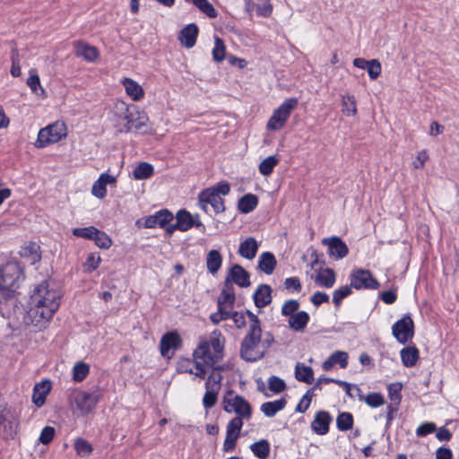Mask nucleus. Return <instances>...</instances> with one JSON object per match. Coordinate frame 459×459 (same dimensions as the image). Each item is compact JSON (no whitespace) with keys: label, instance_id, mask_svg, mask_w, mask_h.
Masks as SVG:
<instances>
[{"label":"nucleus","instance_id":"f257e3e1","mask_svg":"<svg viewBox=\"0 0 459 459\" xmlns=\"http://www.w3.org/2000/svg\"><path fill=\"white\" fill-rule=\"evenodd\" d=\"M225 339L220 331H213L207 338L200 341L194 351L195 376L204 378L207 371L220 368L214 365L222 359Z\"/></svg>","mask_w":459,"mask_h":459},{"label":"nucleus","instance_id":"f03ea898","mask_svg":"<svg viewBox=\"0 0 459 459\" xmlns=\"http://www.w3.org/2000/svg\"><path fill=\"white\" fill-rule=\"evenodd\" d=\"M59 305L58 291L50 288L48 281H43L35 288L30 297L28 317L34 325L44 324L53 316Z\"/></svg>","mask_w":459,"mask_h":459},{"label":"nucleus","instance_id":"7ed1b4c3","mask_svg":"<svg viewBox=\"0 0 459 459\" xmlns=\"http://www.w3.org/2000/svg\"><path fill=\"white\" fill-rule=\"evenodd\" d=\"M246 313L249 319V325L248 331L241 342L239 352L244 360L254 362L264 358L273 342V338L269 333L263 335L261 322L255 314L250 311Z\"/></svg>","mask_w":459,"mask_h":459},{"label":"nucleus","instance_id":"20e7f679","mask_svg":"<svg viewBox=\"0 0 459 459\" xmlns=\"http://www.w3.org/2000/svg\"><path fill=\"white\" fill-rule=\"evenodd\" d=\"M99 400L100 394L97 392L75 390L70 396V404L74 413L84 416L93 411Z\"/></svg>","mask_w":459,"mask_h":459},{"label":"nucleus","instance_id":"39448f33","mask_svg":"<svg viewBox=\"0 0 459 459\" xmlns=\"http://www.w3.org/2000/svg\"><path fill=\"white\" fill-rule=\"evenodd\" d=\"M223 410L228 413H235V418L249 420L252 414V408L249 403L242 396L236 394L233 391H228L222 399Z\"/></svg>","mask_w":459,"mask_h":459},{"label":"nucleus","instance_id":"423d86ee","mask_svg":"<svg viewBox=\"0 0 459 459\" xmlns=\"http://www.w3.org/2000/svg\"><path fill=\"white\" fill-rule=\"evenodd\" d=\"M66 137V126L64 122L56 121L42 129L38 134L35 142L37 148H44L56 143Z\"/></svg>","mask_w":459,"mask_h":459},{"label":"nucleus","instance_id":"0eeeda50","mask_svg":"<svg viewBox=\"0 0 459 459\" xmlns=\"http://www.w3.org/2000/svg\"><path fill=\"white\" fill-rule=\"evenodd\" d=\"M222 375L220 368H213L206 382L203 404L206 409L212 408L217 403V395L221 387Z\"/></svg>","mask_w":459,"mask_h":459},{"label":"nucleus","instance_id":"6e6552de","mask_svg":"<svg viewBox=\"0 0 459 459\" xmlns=\"http://www.w3.org/2000/svg\"><path fill=\"white\" fill-rule=\"evenodd\" d=\"M298 100L296 99L286 100L278 108H276L267 122V129L277 131L281 129L292 110L297 107Z\"/></svg>","mask_w":459,"mask_h":459},{"label":"nucleus","instance_id":"1a4fd4ad","mask_svg":"<svg viewBox=\"0 0 459 459\" xmlns=\"http://www.w3.org/2000/svg\"><path fill=\"white\" fill-rule=\"evenodd\" d=\"M24 280L22 267L16 261H8L0 270V281L18 289Z\"/></svg>","mask_w":459,"mask_h":459},{"label":"nucleus","instance_id":"9d476101","mask_svg":"<svg viewBox=\"0 0 459 459\" xmlns=\"http://www.w3.org/2000/svg\"><path fill=\"white\" fill-rule=\"evenodd\" d=\"M199 207L208 214L219 213L225 210L221 196L212 189H205L199 194Z\"/></svg>","mask_w":459,"mask_h":459},{"label":"nucleus","instance_id":"9b49d317","mask_svg":"<svg viewBox=\"0 0 459 459\" xmlns=\"http://www.w3.org/2000/svg\"><path fill=\"white\" fill-rule=\"evenodd\" d=\"M122 100H117L112 109V121L119 132H128V122L130 113L133 112L132 107Z\"/></svg>","mask_w":459,"mask_h":459},{"label":"nucleus","instance_id":"f8f14e48","mask_svg":"<svg viewBox=\"0 0 459 459\" xmlns=\"http://www.w3.org/2000/svg\"><path fill=\"white\" fill-rule=\"evenodd\" d=\"M413 329L412 319L409 316H405L393 325L392 333L400 343L404 344L413 337Z\"/></svg>","mask_w":459,"mask_h":459},{"label":"nucleus","instance_id":"ddd939ff","mask_svg":"<svg viewBox=\"0 0 459 459\" xmlns=\"http://www.w3.org/2000/svg\"><path fill=\"white\" fill-rule=\"evenodd\" d=\"M243 420L239 418H233L226 427V438L223 443V449L226 452H232L236 447V442L240 435L243 427Z\"/></svg>","mask_w":459,"mask_h":459},{"label":"nucleus","instance_id":"4468645a","mask_svg":"<svg viewBox=\"0 0 459 459\" xmlns=\"http://www.w3.org/2000/svg\"><path fill=\"white\" fill-rule=\"evenodd\" d=\"M351 286L359 289H377L378 282L368 270L359 269L351 276Z\"/></svg>","mask_w":459,"mask_h":459},{"label":"nucleus","instance_id":"2eb2a0df","mask_svg":"<svg viewBox=\"0 0 459 459\" xmlns=\"http://www.w3.org/2000/svg\"><path fill=\"white\" fill-rule=\"evenodd\" d=\"M322 244L327 247L329 256L335 260L344 258L349 253L347 245L339 237L325 238L322 239Z\"/></svg>","mask_w":459,"mask_h":459},{"label":"nucleus","instance_id":"dca6fc26","mask_svg":"<svg viewBox=\"0 0 459 459\" xmlns=\"http://www.w3.org/2000/svg\"><path fill=\"white\" fill-rule=\"evenodd\" d=\"M173 214L168 210H161L153 215L147 216L139 220L137 224H143L144 228H164L169 222L173 220Z\"/></svg>","mask_w":459,"mask_h":459},{"label":"nucleus","instance_id":"f3484780","mask_svg":"<svg viewBox=\"0 0 459 459\" xmlns=\"http://www.w3.org/2000/svg\"><path fill=\"white\" fill-rule=\"evenodd\" d=\"M18 422L10 411L0 414V436L4 438H13L16 434Z\"/></svg>","mask_w":459,"mask_h":459},{"label":"nucleus","instance_id":"a211bd4d","mask_svg":"<svg viewBox=\"0 0 459 459\" xmlns=\"http://www.w3.org/2000/svg\"><path fill=\"white\" fill-rule=\"evenodd\" d=\"M181 340L177 333H167L160 340V350L163 357L170 358L173 351L178 348Z\"/></svg>","mask_w":459,"mask_h":459},{"label":"nucleus","instance_id":"6ab92c4d","mask_svg":"<svg viewBox=\"0 0 459 459\" xmlns=\"http://www.w3.org/2000/svg\"><path fill=\"white\" fill-rule=\"evenodd\" d=\"M230 281L240 287L250 285L248 273L240 265L235 264L231 267L229 276L226 279L225 286L231 285Z\"/></svg>","mask_w":459,"mask_h":459},{"label":"nucleus","instance_id":"aec40b11","mask_svg":"<svg viewBox=\"0 0 459 459\" xmlns=\"http://www.w3.org/2000/svg\"><path fill=\"white\" fill-rule=\"evenodd\" d=\"M176 220H178V226H179L180 231H186L192 227H200L202 222L199 220V215H192L186 210H180L176 214Z\"/></svg>","mask_w":459,"mask_h":459},{"label":"nucleus","instance_id":"412c9836","mask_svg":"<svg viewBox=\"0 0 459 459\" xmlns=\"http://www.w3.org/2000/svg\"><path fill=\"white\" fill-rule=\"evenodd\" d=\"M133 112L130 113V119L128 122V132L134 130H143L148 127L149 118L146 113L141 110L138 107H132Z\"/></svg>","mask_w":459,"mask_h":459},{"label":"nucleus","instance_id":"4be33fe9","mask_svg":"<svg viewBox=\"0 0 459 459\" xmlns=\"http://www.w3.org/2000/svg\"><path fill=\"white\" fill-rule=\"evenodd\" d=\"M332 420L330 414L320 411L316 412L314 420L311 422V429L318 435H325L329 431V424Z\"/></svg>","mask_w":459,"mask_h":459},{"label":"nucleus","instance_id":"5701e85b","mask_svg":"<svg viewBox=\"0 0 459 459\" xmlns=\"http://www.w3.org/2000/svg\"><path fill=\"white\" fill-rule=\"evenodd\" d=\"M74 54L88 62H93L99 57V51L93 46L81 41H76L74 43Z\"/></svg>","mask_w":459,"mask_h":459},{"label":"nucleus","instance_id":"b1692460","mask_svg":"<svg viewBox=\"0 0 459 459\" xmlns=\"http://www.w3.org/2000/svg\"><path fill=\"white\" fill-rule=\"evenodd\" d=\"M50 389L51 383L48 380L41 381L34 386L32 402L37 407H41L44 404Z\"/></svg>","mask_w":459,"mask_h":459},{"label":"nucleus","instance_id":"393cba45","mask_svg":"<svg viewBox=\"0 0 459 459\" xmlns=\"http://www.w3.org/2000/svg\"><path fill=\"white\" fill-rule=\"evenodd\" d=\"M339 365L342 368H345L348 365V353L342 351H336L332 353L329 358L324 361L322 368L324 370H330L334 365Z\"/></svg>","mask_w":459,"mask_h":459},{"label":"nucleus","instance_id":"a878e982","mask_svg":"<svg viewBox=\"0 0 459 459\" xmlns=\"http://www.w3.org/2000/svg\"><path fill=\"white\" fill-rule=\"evenodd\" d=\"M272 289L267 284H261L255 290L253 297L255 304L258 307H264L272 301Z\"/></svg>","mask_w":459,"mask_h":459},{"label":"nucleus","instance_id":"bb28decb","mask_svg":"<svg viewBox=\"0 0 459 459\" xmlns=\"http://www.w3.org/2000/svg\"><path fill=\"white\" fill-rule=\"evenodd\" d=\"M257 250V241L254 238L249 237L240 244L238 254L246 259L252 260L255 257Z\"/></svg>","mask_w":459,"mask_h":459},{"label":"nucleus","instance_id":"cd10ccee","mask_svg":"<svg viewBox=\"0 0 459 459\" xmlns=\"http://www.w3.org/2000/svg\"><path fill=\"white\" fill-rule=\"evenodd\" d=\"M197 34L196 25L189 24L181 30L179 39L185 47L192 48L195 44Z\"/></svg>","mask_w":459,"mask_h":459},{"label":"nucleus","instance_id":"c85d7f7f","mask_svg":"<svg viewBox=\"0 0 459 459\" xmlns=\"http://www.w3.org/2000/svg\"><path fill=\"white\" fill-rule=\"evenodd\" d=\"M122 83L125 87L126 94L133 100H140L144 94V91L140 84H138L135 81L130 78H125L122 81Z\"/></svg>","mask_w":459,"mask_h":459},{"label":"nucleus","instance_id":"c756f323","mask_svg":"<svg viewBox=\"0 0 459 459\" xmlns=\"http://www.w3.org/2000/svg\"><path fill=\"white\" fill-rule=\"evenodd\" d=\"M309 321V316L305 311H299L288 320L289 326L296 331L302 332Z\"/></svg>","mask_w":459,"mask_h":459},{"label":"nucleus","instance_id":"7c9ffc66","mask_svg":"<svg viewBox=\"0 0 459 459\" xmlns=\"http://www.w3.org/2000/svg\"><path fill=\"white\" fill-rule=\"evenodd\" d=\"M276 264L274 255L270 252H264L259 256L258 268L266 274L273 273Z\"/></svg>","mask_w":459,"mask_h":459},{"label":"nucleus","instance_id":"2f4dec72","mask_svg":"<svg viewBox=\"0 0 459 459\" xmlns=\"http://www.w3.org/2000/svg\"><path fill=\"white\" fill-rule=\"evenodd\" d=\"M315 280L320 286L332 288L335 282V273L333 270L325 268L317 273Z\"/></svg>","mask_w":459,"mask_h":459},{"label":"nucleus","instance_id":"473e14b6","mask_svg":"<svg viewBox=\"0 0 459 459\" xmlns=\"http://www.w3.org/2000/svg\"><path fill=\"white\" fill-rule=\"evenodd\" d=\"M286 405V400L281 398L273 402H266L261 405V411L267 417H273Z\"/></svg>","mask_w":459,"mask_h":459},{"label":"nucleus","instance_id":"72a5a7b5","mask_svg":"<svg viewBox=\"0 0 459 459\" xmlns=\"http://www.w3.org/2000/svg\"><path fill=\"white\" fill-rule=\"evenodd\" d=\"M295 377L298 381L311 384L314 380V372L311 367L302 363H297L295 367Z\"/></svg>","mask_w":459,"mask_h":459},{"label":"nucleus","instance_id":"f704fd0d","mask_svg":"<svg viewBox=\"0 0 459 459\" xmlns=\"http://www.w3.org/2000/svg\"><path fill=\"white\" fill-rule=\"evenodd\" d=\"M222 264V257L219 251L211 250L206 258L207 270L212 274H215L221 268Z\"/></svg>","mask_w":459,"mask_h":459},{"label":"nucleus","instance_id":"c9c22d12","mask_svg":"<svg viewBox=\"0 0 459 459\" xmlns=\"http://www.w3.org/2000/svg\"><path fill=\"white\" fill-rule=\"evenodd\" d=\"M401 359L405 367H413L419 359V351L415 347L403 348L401 351Z\"/></svg>","mask_w":459,"mask_h":459},{"label":"nucleus","instance_id":"e433bc0d","mask_svg":"<svg viewBox=\"0 0 459 459\" xmlns=\"http://www.w3.org/2000/svg\"><path fill=\"white\" fill-rule=\"evenodd\" d=\"M257 197L255 195L247 194L239 199L238 209L243 213H248L257 206Z\"/></svg>","mask_w":459,"mask_h":459},{"label":"nucleus","instance_id":"4c0bfd02","mask_svg":"<svg viewBox=\"0 0 459 459\" xmlns=\"http://www.w3.org/2000/svg\"><path fill=\"white\" fill-rule=\"evenodd\" d=\"M279 161H280V159L277 156H275V155L268 156L267 158L261 161V163L259 164V167H258L259 172L263 176L271 175L273 171V169L279 163Z\"/></svg>","mask_w":459,"mask_h":459},{"label":"nucleus","instance_id":"58836bf2","mask_svg":"<svg viewBox=\"0 0 459 459\" xmlns=\"http://www.w3.org/2000/svg\"><path fill=\"white\" fill-rule=\"evenodd\" d=\"M342 112L347 117H353L357 114L356 100L351 95L342 96Z\"/></svg>","mask_w":459,"mask_h":459},{"label":"nucleus","instance_id":"ea45409f","mask_svg":"<svg viewBox=\"0 0 459 459\" xmlns=\"http://www.w3.org/2000/svg\"><path fill=\"white\" fill-rule=\"evenodd\" d=\"M90 371L88 364L79 361L76 362L73 368V378L76 382H81L86 378Z\"/></svg>","mask_w":459,"mask_h":459},{"label":"nucleus","instance_id":"a19ab883","mask_svg":"<svg viewBox=\"0 0 459 459\" xmlns=\"http://www.w3.org/2000/svg\"><path fill=\"white\" fill-rule=\"evenodd\" d=\"M153 174V167L147 163L142 162L134 169V177L135 179H146Z\"/></svg>","mask_w":459,"mask_h":459},{"label":"nucleus","instance_id":"79ce46f5","mask_svg":"<svg viewBox=\"0 0 459 459\" xmlns=\"http://www.w3.org/2000/svg\"><path fill=\"white\" fill-rule=\"evenodd\" d=\"M252 452L260 459H265L270 452V445L266 440H260L251 445Z\"/></svg>","mask_w":459,"mask_h":459},{"label":"nucleus","instance_id":"37998d69","mask_svg":"<svg viewBox=\"0 0 459 459\" xmlns=\"http://www.w3.org/2000/svg\"><path fill=\"white\" fill-rule=\"evenodd\" d=\"M336 425L339 430L346 431L352 428L353 417L349 412H342L336 419Z\"/></svg>","mask_w":459,"mask_h":459},{"label":"nucleus","instance_id":"c03bdc74","mask_svg":"<svg viewBox=\"0 0 459 459\" xmlns=\"http://www.w3.org/2000/svg\"><path fill=\"white\" fill-rule=\"evenodd\" d=\"M74 448L79 456L84 457L91 454L92 446L83 438H77L74 442Z\"/></svg>","mask_w":459,"mask_h":459},{"label":"nucleus","instance_id":"a18cd8bd","mask_svg":"<svg viewBox=\"0 0 459 459\" xmlns=\"http://www.w3.org/2000/svg\"><path fill=\"white\" fill-rule=\"evenodd\" d=\"M16 292V289L0 281V308L3 305L12 299Z\"/></svg>","mask_w":459,"mask_h":459},{"label":"nucleus","instance_id":"49530a36","mask_svg":"<svg viewBox=\"0 0 459 459\" xmlns=\"http://www.w3.org/2000/svg\"><path fill=\"white\" fill-rule=\"evenodd\" d=\"M193 4L210 18H215L217 13L207 0H192Z\"/></svg>","mask_w":459,"mask_h":459},{"label":"nucleus","instance_id":"de8ad7c7","mask_svg":"<svg viewBox=\"0 0 459 459\" xmlns=\"http://www.w3.org/2000/svg\"><path fill=\"white\" fill-rule=\"evenodd\" d=\"M39 247L32 243L27 247H24L21 251V255L24 257L30 256V261L31 264L36 263L39 260L40 255L38 253Z\"/></svg>","mask_w":459,"mask_h":459},{"label":"nucleus","instance_id":"09e8293b","mask_svg":"<svg viewBox=\"0 0 459 459\" xmlns=\"http://www.w3.org/2000/svg\"><path fill=\"white\" fill-rule=\"evenodd\" d=\"M27 84L32 92L36 94H39V90L41 91V93L45 92L44 89L40 85L39 77L34 69L30 71V77L27 79Z\"/></svg>","mask_w":459,"mask_h":459},{"label":"nucleus","instance_id":"8fccbe9b","mask_svg":"<svg viewBox=\"0 0 459 459\" xmlns=\"http://www.w3.org/2000/svg\"><path fill=\"white\" fill-rule=\"evenodd\" d=\"M299 303L296 299H289L284 302L281 307V315L285 316H292L299 312Z\"/></svg>","mask_w":459,"mask_h":459},{"label":"nucleus","instance_id":"3c124183","mask_svg":"<svg viewBox=\"0 0 459 459\" xmlns=\"http://www.w3.org/2000/svg\"><path fill=\"white\" fill-rule=\"evenodd\" d=\"M97 230H98V229H96L93 226H90V227H86V228H75L73 230V234L75 237L93 240L94 236L97 234Z\"/></svg>","mask_w":459,"mask_h":459},{"label":"nucleus","instance_id":"603ef678","mask_svg":"<svg viewBox=\"0 0 459 459\" xmlns=\"http://www.w3.org/2000/svg\"><path fill=\"white\" fill-rule=\"evenodd\" d=\"M214 41H215V45H214V48L212 49L213 59L216 62H221L224 59V57H225V46H224V43L218 37H215Z\"/></svg>","mask_w":459,"mask_h":459},{"label":"nucleus","instance_id":"864d4df0","mask_svg":"<svg viewBox=\"0 0 459 459\" xmlns=\"http://www.w3.org/2000/svg\"><path fill=\"white\" fill-rule=\"evenodd\" d=\"M93 240L95 241V244L104 249H108L110 247L112 244L111 238L102 231L97 230V234L94 236Z\"/></svg>","mask_w":459,"mask_h":459},{"label":"nucleus","instance_id":"5fc2aeb1","mask_svg":"<svg viewBox=\"0 0 459 459\" xmlns=\"http://www.w3.org/2000/svg\"><path fill=\"white\" fill-rule=\"evenodd\" d=\"M365 403L372 407L377 408L385 403L383 395L379 393H370L364 398Z\"/></svg>","mask_w":459,"mask_h":459},{"label":"nucleus","instance_id":"6e6d98bb","mask_svg":"<svg viewBox=\"0 0 459 459\" xmlns=\"http://www.w3.org/2000/svg\"><path fill=\"white\" fill-rule=\"evenodd\" d=\"M351 293V290L349 286H342L338 290H334L333 295V301L336 307H339L344 298Z\"/></svg>","mask_w":459,"mask_h":459},{"label":"nucleus","instance_id":"4d7b16f0","mask_svg":"<svg viewBox=\"0 0 459 459\" xmlns=\"http://www.w3.org/2000/svg\"><path fill=\"white\" fill-rule=\"evenodd\" d=\"M381 64L377 59L368 61V74L372 80L377 79L381 74Z\"/></svg>","mask_w":459,"mask_h":459},{"label":"nucleus","instance_id":"13d9d810","mask_svg":"<svg viewBox=\"0 0 459 459\" xmlns=\"http://www.w3.org/2000/svg\"><path fill=\"white\" fill-rule=\"evenodd\" d=\"M269 389L273 393H280L283 391L286 385L282 379L278 377L273 376L268 380Z\"/></svg>","mask_w":459,"mask_h":459},{"label":"nucleus","instance_id":"bf43d9fd","mask_svg":"<svg viewBox=\"0 0 459 459\" xmlns=\"http://www.w3.org/2000/svg\"><path fill=\"white\" fill-rule=\"evenodd\" d=\"M100 261L101 259L100 255L90 254L84 264V270L89 273L94 271L99 266Z\"/></svg>","mask_w":459,"mask_h":459},{"label":"nucleus","instance_id":"052dcab7","mask_svg":"<svg viewBox=\"0 0 459 459\" xmlns=\"http://www.w3.org/2000/svg\"><path fill=\"white\" fill-rule=\"evenodd\" d=\"M226 290H223L221 293L218 303H222L229 305V307H233V304L235 302V295L234 293L229 289V286L226 287Z\"/></svg>","mask_w":459,"mask_h":459},{"label":"nucleus","instance_id":"680f3d73","mask_svg":"<svg viewBox=\"0 0 459 459\" xmlns=\"http://www.w3.org/2000/svg\"><path fill=\"white\" fill-rule=\"evenodd\" d=\"M311 400H312V391H307V393L303 395V397L298 403V405L296 407V411H299L301 413L305 412L308 409Z\"/></svg>","mask_w":459,"mask_h":459},{"label":"nucleus","instance_id":"e2e57ef3","mask_svg":"<svg viewBox=\"0 0 459 459\" xmlns=\"http://www.w3.org/2000/svg\"><path fill=\"white\" fill-rule=\"evenodd\" d=\"M284 287L289 292L292 291H300L301 283L299 278L297 277H290L287 278L284 281Z\"/></svg>","mask_w":459,"mask_h":459},{"label":"nucleus","instance_id":"0e129e2a","mask_svg":"<svg viewBox=\"0 0 459 459\" xmlns=\"http://www.w3.org/2000/svg\"><path fill=\"white\" fill-rule=\"evenodd\" d=\"M18 56H19L18 50L15 48L13 49L12 56H11V59H12L11 74L13 77H18L21 74V67H20V64H19Z\"/></svg>","mask_w":459,"mask_h":459},{"label":"nucleus","instance_id":"69168bd1","mask_svg":"<svg viewBox=\"0 0 459 459\" xmlns=\"http://www.w3.org/2000/svg\"><path fill=\"white\" fill-rule=\"evenodd\" d=\"M55 436V429L52 427H45L39 436V442L48 445L49 444Z\"/></svg>","mask_w":459,"mask_h":459},{"label":"nucleus","instance_id":"338daca9","mask_svg":"<svg viewBox=\"0 0 459 459\" xmlns=\"http://www.w3.org/2000/svg\"><path fill=\"white\" fill-rule=\"evenodd\" d=\"M428 159L429 154L427 150H421L417 153L416 159L412 161V167L416 169L423 168Z\"/></svg>","mask_w":459,"mask_h":459},{"label":"nucleus","instance_id":"774afa93","mask_svg":"<svg viewBox=\"0 0 459 459\" xmlns=\"http://www.w3.org/2000/svg\"><path fill=\"white\" fill-rule=\"evenodd\" d=\"M91 193L98 198H103L106 195L107 190L106 186L99 178L92 186Z\"/></svg>","mask_w":459,"mask_h":459}]
</instances>
